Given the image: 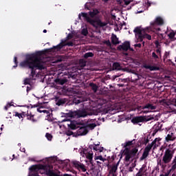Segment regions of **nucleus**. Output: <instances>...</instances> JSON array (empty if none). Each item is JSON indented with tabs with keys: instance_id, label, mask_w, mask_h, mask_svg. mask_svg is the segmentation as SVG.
Listing matches in <instances>:
<instances>
[{
	"instance_id": "1",
	"label": "nucleus",
	"mask_w": 176,
	"mask_h": 176,
	"mask_svg": "<svg viewBox=\"0 0 176 176\" xmlns=\"http://www.w3.org/2000/svg\"><path fill=\"white\" fill-rule=\"evenodd\" d=\"M43 54H45L43 51H38L33 54H27L25 59L20 63L19 65L22 68L31 69L30 78H25L23 85H31V80H34V77L36 75V69L42 71L46 68L45 62L42 60Z\"/></svg>"
},
{
	"instance_id": "2",
	"label": "nucleus",
	"mask_w": 176,
	"mask_h": 176,
	"mask_svg": "<svg viewBox=\"0 0 176 176\" xmlns=\"http://www.w3.org/2000/svg\"><path fill=\"white\" fill-rule=\"evenodd\" d=\"M29 170L30 171H39V170H45V174L47 176H63L61 174V172L60 170H58L57 173L54 172L53 170V166L48 165H32L30 167Z\"/></svg>"
},
{
	"instance_id": "3",
	"label": "nucleus",
	"mask_w": 176,
	"mask_h": 176,
	"mask_svg": "<svg viewBox=\"0 0 176 176\" xmlns=\"http://www.w3.org/2000/svg\"><path fill=\"white\" fill-rule=\"evenodd\" d=\"M82 17L85 20H86L87 23H89L91 24V25H93L94 28H98V27L102 28L105 27L107 25V23L101 21L100 19H93L89 16V14L86 12H82L81 14H78V19L80 20H82Z\"/></svg>"
},
{
	"instance_id": "4",
	"label": "nucleus",
	"mask_w": 176,
	"mask_h": 176,
	"mask_svg": "<svg viewBox=\"0 0 176 176\" xmlns=\"http://www.w3.org/2000/svg\"><path fill=\"white\" fill-rule=\"evenodd\" d=\"M87 115H89V116H91V115H93V113H87V111H86V109H79L74 111H70L68 113H66L65 116L66 118H86Z\"/></svg>"
},
{
	"instance_id": "5",
	"label": "nucleus",
	"mask_w": 176,
	"mask_h": 176,
	"mask_svg": "<svg viewBox=\"0 0 176 176\" xmlns=\"http://www.w3.org/2000/svg\"><path fill=\"white\" fill-rule=\"evenodd\" d=\"M66 41L62 40V41L58 44L56 46H54L52 48L45 50L46 53H54L55 52H60L65 46H74V43L72 41H69L65 43Z\"/></svg>"
},
{
	"instance_id": "6",
	"label": "nucleus",
	"mask_w": 176,
	"mask_h": 176,
	"mask_svg": "<svg viewBox=\"0 0 176 176\" xmlns=\"http://www.w3.org/2000/svg\"><path fill=\"white\" fill-rule=\"evenodd\" d=\"M160 141V138H155L151 144H148L144 148V151L142 153V157L140 158V162H142V160H145L146 157L149 156V152H151L152 148H156V142H159Z\"/></svg>"
},
{
	"instance_id": "7",
	"label": "nucleus",
	"mask_w": 176,
	"mask_h": 176,
	"mask_svg": "<svg viewBox=\"0 0 176 176\" xmlns=\"http://www.w3.org/2000/svg\"><path fill=\"white\" fill-rule=\"evenodd\" d=\"M137 153H138V148L137 147L130 150L129 148H126L122 155L125 156L124 162H129L132 157H135Z\"/></svg>"
},
{
	"instance_id": "8",
	"label": "nucleus",
	"mask_w": 176,
	"mask_h": 176,
	"mask_svg": "<svg viewBox=\"0 0 176 176\" xmlns=\"http://www.w3.org/2000/svg\"><path fill=\"white\" fill-rule=\"evenodd\" d=\"M155 118L152 116H141L133 117L131 120L132 123L133 124H138V123H144V122H149L151 120H153Z\"/></svg>"
},
{
	"instance_id": "9",
	"label": "nucleus",
	"mask_w": 176,
	"mask_h": 176,
	"mask_svg": "<svg viewBox=\"0 0 176 176\" xmlns=\"http://www.w3.org/2000/svg\"><path fill=\"white\" fill-rule=\"evenodd\" d=\"M84 155H85L87 159L89 160L90 164H91V170H95L96 166L94 165V162H93V151L90 149L89 147L88 148H85L83 151Z\"/></svg>"
},
{
	"instance_id": "10",
	"label": "nucleus",
	"mask_w": 176,
	"mask_h": 176,
	"mask_svg": "<svg viewBox=\"0 0 176 176\" xmlns=\"http://www.w3.org/2000/svg\"><path fill=\"white\" fill-rule=\"evenodd\" d=\"M174 156V152L171 151L170 148L166 150L164 155L162 157V162L164 164H168L173 159Z\"/></svg>"
},
{
	"instance_id": "11",
	"label": "nucleus",
	"mask_w": 176,
	"mask_h": 176,
	"mask_svg": "<svg viewBox=\"0 0 176 176\" xmlns=\"http://www.w3.org/2000/svg\"><path fill=\"white\" fill-rule=\"evenodd\" d=\"M163 24H164V21L160 16L157 17L154 22L151 23L152 30H155V31H160V28H157V25H163Z\"/></svg>"
},
{
	"instance_id": "12",
	"label": "nucleus",
	"mask_w": 176,
	"mask_h": 176,
	"mask_svg": "<svg viewBox=\"0 0 176 176\" xmlns=\"http://www.w3.org/2000/svg\"><path fill=\"white\" fill-rule=\"evenodd\" d=\"M133 32H135V38H137L139 42H142V35L144 34V30H141L140 27H136Z\"/></svg>"
},
{
	"instance_id": "13",
	"label": "nucleus",
	"mask_w": 176,
	"mask_h": 176,
	"mask_svg": "<svg viewBox=\"0 0 176 176\" xmlns=\"http://www.w3.org/2000/svg\"><path fill=\"white\" fill-rule=\"evenodd\" d=\"M72 163L75 168H76L79 171H82V173H86V168L85 167V164L78 161H74Z\"/></svg>"
},
{
	"instance_id": "14",
	"label": "nucleus",
	"mask_w": 176,
	"mask_h": 176,
	"mask_svg": "<svg viewBox=\"0 0 176 176\" xmlns=\"http://www.w3.org/2000/svg\"><path fill=\"white\" fill-rule=\"evenodd\" d=\"M89 133V130L87 126H80L76 133V137H79L80 135H86Z\"/></svg>"
},
{
	"instance_id": "15",
	"label": "nucleus",
	"mask_w": 176,
	"mask_h": 176,
	"mask_svg": "<svg viewBox=\"0 0 176 176\" xmlns=\"http://www.w3.org/2000/svg\"><path fill=\"white\" fill-rule=\"evenodd\" d=\"M68 82V78L67 77H59L58 76L55 80L54 82L56 85H60L63 86V85H65Z\"/></svg>"
},
{
	"instance_id": "16",
	"label": "nucleus",
	"mask_w": 176,
	"mask_h": 176,
	"mask_svg": "<svg viewBox=\"0 0 176 176\" xmlns=\"http://www.w3.org/2000/svg\"><path fill=\"white\" fill-rule=\"evenodd\" d=\"M89 148L91 151L93 149L94 151H96V152H102V151H104V147L101 146V145H100V143L97 144H89Z\"/></svg>"
},
{
	"instance_id": "17",
	"label": "nucleus",
	"mask_w": 176,
	"mask_h": 176,
	"mask_svg": "<svg viewBox=\"0 0 176 176\" xmlns=\"http://www.w3.org/2000/svg\"><path fill=\"white\" fill-rule=\"evenodd\" d=\"M130 49V42L125 41L122 45L118 47V50L123 52H127Z\"/></svg>"
},
{
	"instance_id": "18",
	"label": "nucleus",
	"mask_w": 176,
	"mask_h": 176,
	"mask_svg": "<svg viewBox=\"0 0 176 176\" xmlns=\"http://www.w3.org/2000/svg\"><path fill=\"white\" fill-rule=\"evenodd\" d=\"M144 33L142 35V42L144 41V39H148V41H151L152 39V36L151 34H146L148 32V29L143 30Z\"/></svg>"
},
{
	"instance_id": "19",
	"label": "nucleus",
	"mask_w": 176,
	"mask_h": 176,
	"mask_svg": "<svg viewBox=\"0 0 176 176\" xmlns=\"http://www.w3.org/2000/svg\"><path fill=\"white\" fill-rule=\"evenodd\" d=\"M141 109H150L151 111H155L156 109V106H153V104L148 103L144 106L140 107Z\"/></svg>"
},
{
	"instance_id": "20",
	"label": "nucleus",
	"mask_w": 176,
	"mask_h": 176,
	"mask_svg": "<svg viewBox=\"0 0 176 176\" xmlns=\"http://www.w3.org/2000/svg\"><path fill=\"white\" fill-rule=\"evenodd\" d=\"M162 126L163 125L160 122H158L157 124H155L153 126L154 132L153 134L155 135L156 134V133H157V131H162Z\"/></svg>"
},
{
	"instance_id": "21",
	"label": "nucleus",
	"mask_w": 176,
	"mask_h": 176,
	"mask_svg": "<svg viewBox=\"0 0 176 176\" xmlns=\"http://www.w3.org/2000/svg\"><path fill=\"white\" fill-rule=\"evenodd\" d=\"M85 100H83V98L81 97H76L73 99V104H75V105H78V104H81V102H83Z\"/></svg>"
},
{
	"instance_id": "22",
	"label": "nucleus",
	"mask_w": 176,
	"mask_h": 176,
	"mask_svg": "<svg viewBox=\"0 0 176 176\" xmlns=\"http://www.w3.org/2000/svg\"><path fill=\"white\" fill-rule=\"evenodd\" d=\"M111 43H113V45H119V43H120L119 38L116 34L111 36Z\"/></svg>"
},
{
	"instance_id": "23",
	"label": "nucleus",
	"mask_w": 176,
	"mask_h": 176,
	"mask_svg": "<svg viewBox=\"0 0 176 176\" xmlns=\"http://www.w3.org/2000/svg\"><path fill=\"white\" fill-rule=\"evenodd\" d=\"M67 126L71 130H76V129H79L78 124L74 122H71L70 124H67Z\"/></svg>"
},
{
	"instance_id": "24",
	"label": "nucleus",
	"mask_w": 176,
	"mask_h": 176,
	"mask_svg": "<svg viewBox=\"0 0 176 176\" xmlns=\"http://www.w3.org/2000/svg\"><path fill=\"white\" fill-rule=\"evenodd\" d=\"M146 68L150 71H160V67L159 66L148 65L146 66Z\"/></svg>"
},
{
	"instance_id": "25",
	"label": "nucleus",
	"mask_w": 176,
	"mask_h": 176,
	"mask_svg": "<svg viewBox=\"0 0 176 176\" xmlns=\"http://www.w3.org/2000/svg\"><path fill=\"white\" fill-rule=\"evenodd\" d=\"M174 133H171L170 134H168L166 137V142H170V141H174L175 140V137L173 136Z\"/></svg>"
},
{
	"instance_id": "26",
	"label": "nucleus",
	"mask_w": 176,
	"mask_h": 176,
	"mask_svg": "<svg viewBox=\"0 0 176 176\" xmlns=\"http://www.w3.org/2000/svg\"><path fill=\"white\" fill-rule=\"evenodd\" d=\"M113 69L116 71H120V69H122V66H120V63L118 62L113 63Z\"/></svg>"
},
{
	"instance_id": "27",
	"label": "nucleus",
	"mask_w": 176,
	"mask_h": 176,
	"mask_svg": "<svg viewBox=\"0 0 176 176\" xmlns=\"http://www.w3.org/2000/svg\"><path fill=\"white\" fill-rule=\"evenodd\" d=\"M98 13H100V11H98V10L95 9L93 10V11H90L89 12V14L90 16V17H91L93 19V17H95V16H97V14H98Z\"/></svg>"
},
{
	"instance_id": "28",
	"label": "nucleus",
	"mask_w": 176,
	"mask_h": 176,
	"mask_svg": "<svg viewBox=\"0 0 176 176\" xmlns=\"http://www.w3.org/2000/svg\"><path fill=\"white\" fill-rule=\"evenodd\" d=\"M117 170H118V164L113 165V166L111 167L109 173H110V174H112L113 176V175H115V173H116Z\"/></svg>"
},
{
	"instance_id": "29",
	"label": "nucleus",
	"mask_w": 176,
	"mask_h": 176,
	"mask_svg": "<svg viewBox=\"0 0 176 176\" xmlns=\"http://www.w3.org/2000/svg\"><path fill=\"white\" fill-rule=\"evenodd\" d=\"M87 63V61H86L85 59H80L78 65L80 67V68H83L86 67Z\"/></svg>"
},
{
	"instance_id": "30",
	"label": "nucleus",
	"mask_w": 176,
	"mask_h": 176,
	"mask_svg": "<svg viewBox=\"0 0 176 176\" xmlns=\"http://www.w3.org/2000/svg\"><path fill=\"white\" fill-rule=\"evenodd\" d=\"M89 86L90 87H91V89L93 90V91H94V93H96L97 90H98V87L94 82H90Z\"/></svg>"
},
{
	"instance_id": "31",
	"label": "nucleus",
	"mask_w": 176,
	"mask_h": 176,
	"mask_svg": "<svg viewBox=\"0 0 176 176\" xmlns=\"http://www.w3.org/2000/svg\"><path fill=\"white\" fill-rule=\"evenodd\" d=\"M65 102H67V100L60 98L56 102V105H58V107H60L61 105H64Z\"/></svg>"
},
{
	"instance_id": "32",
	"label": "nucleus",
	"mask_w": 176,
	"mask_h": 176,
	"mask_svg": "<svg viewBox=\"0 0 176 176\" xmlns=\"http://www.w3.org/2000/svg\"><path fill=\"white\" fill-rule=\"evenodd\" d=\"M14 116L19 118V119H23L25 118V115H24V112H22L21 113L19 112H15Z\"/></svg>"
},
{
	"instance_id": "33",
	"label": "nucleus",
	"mask_w": 176,
	"mask_h": 176,
	"mask_svg": "<svg viewBox=\"0 0 176 176\" xmlns=\"http://www.w3.org/2000/svg\"><path fill=\"white\" fill-rule=\"evenodd\" d=\"M134 141H135V140H131V141H129L124 143V148H127V146H131V145H134Z\"/></svg>"
},
{
	"instance_id": "34",
	"label": "nucleus",
	"mask_w": 176,
	"mask_h": 176,
	"mask_svg": "<svg viewBox=\"0 0 176 176\" xmlns=\"http://www.w3.org/2000/svg\"><path fill=\"white\" fill-rule=\"evenodd\" d=\"M26 117L28 120H32V122H36V120L34 119V115L32 114H28V113Z\"/></svg>"
},
{
	"instance_id": "35",
	"label": "nucleus",
	"mask_w": 176,
	"mask_h": 176,
	"mask_svg": "<svg viewBox=\"0 0 176 176\" xmlns=\"http://www.w3.org/2000/svg\"><path fill=\"white\" fill-rule=\"evenodd\" d=\"M94 54L93 52H87L84 54V58H89V57H94Z\"/></svg>"
},
{
	"instance_id": "36",
	"label": "nucleus",
	"mask_w": 176,
	"mask_h": 176,
	"mask_svg": "<svg viewBox=\"0 0 176 176\" xmlns=\"http://www.w3.org/2000/svg\"><path fill=\"white\" fill-rule=\"evenodd\" d=\"M151 56L155 61H157V60H159V55L156 54V52H152Z\"/></svg>"
},
{
	"instance_id": "37",
	"label": "nucleus",
	"mask_w": 176,
	"mask_h": 176,
	"mask_svg": "<svg viewBox=\"0 0 176 176\" xmlns=\"http://www.w3.org/2000/svg\"><path fill=\"white\" fill-rule=\"evenodd\" d=\"M82 35H84V36H87V34H89V30H87V28H83L81 30Z\"/></svg>"
},
{
	"instance_id": "38",
	"label": "nucleus",
	"mask_w": 176,
	"mask_h": 176,
	"mask_svg": "<svg viewBox=\"0 0 176 176\" xmlns=\"http://www.w3.org/2000/svg\"><path fill=\"white\" fill-rule=\"evenodd\" d=\"M153 32H155L157 35V36H159V38H160L161 39H164V34L162 33H159V31H156V30H153Z\"/></svg>"
},
{
	"instance_id": "39",
	"label": "nucleus",
	"mask_w": 176,
	"mask_h": 176,
	"mask_svg": "<svg viewBox=\"0 0 176 176\" xmlns=\"http://www.w3.org/2000/svg\"><path fill=\"white\" fill-rule=\"evenodd\" d=\"M176 35V32H175L174 31L170 32L168 36H169V39H174V36Z\"/></svg>"
},
{
	"instance_id": "40",
	"label": "nucleus",
	"mask_w": 176,
	"mask_h": 176,
	"mask_svg": "<svg viewBox=\"0 0 176 176\" xmlns=\"http://www.w3.org/2000/svg\"><path fill=\"white\" fill-rule=\"evenodd\" d=\"M147 86L148 89H153V87H155V83H153V82L152 81H148L147 82Z\"/></svg>"
},
{
	"instance_id": "41",
	"label": "nucleus",
	"mask_w": 176,
	"mask_h": 176,
	"mask_svg": "<svg viewBox=\"0 0 176 176\" xmlns=\"http://www.w3.org/2000/svg\"><path fill=\"white\" fill-rule=\"evenodd\" d=\"M95 160H101V162L107 161V159L103 158L102 155H98L95 157Z\"/></svg>"
},
{
	"instance_id": "42",
	"label": "nucleus",
	"mask_w": 176,
	"mask_h": 176,
	"mask_svg": "<svg viewBox=\"0 0 176 176\" xmlns=\"http://www.w3.org/2000/svg\"><path fill=\"white\" fill-rule=\"evenodd\" d=\"M66 134L68 136L73 135V137H76V133H74L73 131L69 130L66 132Z\"/></svg>"
},
{
	"instance_id": "43",
	"label": "nucleus",
	"mask_w": 176,
	"mask_h": 176,
	"mask_svg": "<svg viewBox=\"0 0 176 176\" xmlns=\"http://www.w3.org/2000/svg\"><path fill=\"white\" fill-rule=\"evenodd\" d=\"M170 56V52H165L164 56H163V60L164 61H166V58H168V56Z\"/></svg>"
},
{
	"instance_id": "44",
	"label": "nucleus",
	"mask_w": 176,
	"mask_h": 176,
	"mask_svg": "<svg viewBox=\"0 0 176 176\" xmlns=\"http://www.w3.org/2000/svg\"><path fill=\"white\" fill-rule=\"evenodd\" d=\"M45 137L47 138V140H48V141H52V139L53 138V136L52 135V134L47 133L45 134Z\"/></svg>"
},
{
	"instance_id": "45",
	"label": "nucleus",
	"mask_w": 176,
	"mask_h": 176,
	"mask_svg": "<svg viewBox=\"0 0 176 176\" xmlns=\"http://www.w3.org/2000/svg\"><path fill=\"white\" fill-rule=\"evenodd\" d=\"M96 126L97 124H96V123H91L88 124V127H89V129H91V130H93V129L96 128Z\"/></svg>"
},
{
	"instance_id": "46",
	"label": "nucleus",
	"mask_w": 176,
	"mask_h": 176,
	"mask_svg": "<svg viewBox=\"0 0 176 176\" xmlns=\"http://www.w3.org/2000/svg\"><path fill=\"white\" fill-rule=\"evenodd\" d=\"M91 5L90 3H86L85 5V9H87V10H90Z\"/></svg>"
},
{
	"instance_id": "47",
	"label": "nucleus",
	"mask_w": 176,
	"mask_h": 176,
	"mask_svg": "<svg viewBox=\"0 0 176 176\" xmlns=\"http://www.w3.org/2000/svg\"><path fill=\"white\" fill-rule=\"evenodd\" d=\"M14 63L15 64V65L14 66V68H16L17 64L19 63V62L17 61V57L16 56H14Z\"/></svg>"
},
{
	"instance_id": "48",
	"label": "nucleus",
	"mask_w": 176,
	"mask_h": 176,
	"mask_svg": "<svg viewBox=\"0 0 176 176\" xmlns=\"http://www.w3.org/2000/svg\"><path fill=\"white\" fill-rule=\"evenodd\" d=\"M12 103H8L6 106L4 107V109L5 111H8V109H9V108H10L12 107Z\"/></svg>"
},
{
	"instance_id": "49",
	"label": "nucleus",
	"mask_w": 176,
	"mask_h": 176,
	"mask_svg": "<svg viewBox=\"0 0 176 176\" xmlns=\"http://www.w3.org/2000/svg\"><path fill=\"white\" fill-rule=\"evenodd\" d=\"M74 38V35L71 33H69L67 36V39L69 41V39H72Z\"/></svg>"
},
{
	"instance_id": "50",
	"label": "nucleus",
	"mask_w": 176,
	"mask_h": 176,
	"mask_svg": "<svg viewBox=\"0 0 176 176\" xmlns=\"http://www.w3.org/2000/svg\"><path fill=\"white\" fill-rule=\"evenodd\" d=\"M37 112H39V113H42V112H43V113H46L47 111L46 110H41V108H38L37 109Z\"/></svg>"
},
{
	"instance_id": "51",
	"label": "nucleus",
	"mask_w": 176,
	"mask_h": 176,
	"mask_svg": "<svg viewBox=\"0 0 176 176\" xmlns=\"http://www.w3.org/2000/svg\"><path fill=\"white\" fill-rule=\"evenodd\" d=\"M148 142H149V139H148V138L144 139V141H143L144 145H146V144H148Z\"/></svg>"
},
{
	"instance_id": "52",
	"label": "nucleus",
	"mask_w": 176,
	"mask_h": 176,
	"mask_svg": "<svg viewBox=\"0 0 176 176\" xmlns=\"http://www.w3.org/2000/svg\"><path fill=\"white\" fill-rule=\"evenodd\" d=\"M155 52L157 53V54H160L162 53V50L160 48H158L155 50Z\"/></svg>"
},
{
	"instance_id": "53",
	"label": "nucleus",
	"mask_w": 176,
	"mask_h": 176,
	"mask_svg": "<svg viewBox=\"0 0 176 176\" xmlns=\"http://www.w3.org/2000/svg\"><path fill=\"white\" fill-rule=\"evenodd\" d=\"M158 166H162V167H166L163 164H162V160H160V162H157Z\"/></svg>"
},
{
	"instance_id": "54",
	"label": "nucleus",
	"mask_w": 176,
	"mask_h": 176,
	"mask_svg": "<svg viewBox=\"0 0 176 176\" xmlns=\"http://www.w3.org/2000/svg\"><path fill=\"white\" fill-rule=\"evenodd\" d=\"M32 90V87L30 85V87H27L26 91L28 93L29 91H31Z\"/></svg>"
},
{
	"instance_id": "55",
	"label": "nucleus",
	"mask_w": 176,
	"mask_h": 176,
	"mask_svg": "<svg viewBox=\"0 0 176 176\" xmlns=\"http://www.w3.org/2000/svg\"><path fill=\"white\" fill-rule=\"evenodd\" d=\"M104 43L107 46H111V41L109 40L104 41Z\"/></svg>"
},
{
	"instance_id": "56",
	"label": "nucleus",
	"mask_w": 176,
	"mask_h": 176,
	"mask_svg": "<svg viewBox=\"0 0 176 176\" xmlns=\"http://www.w3.org/2000/svg\"><path fill=\"white\" fill-rule=\"evenodd\" d=\"M124 5H126V6L130 5V1L129 0H125L124 1Z\"/></svg>"
},
{
	"instance_id": "57",
	"label": "nucleus",
	"mask_w": 176,
	"mask_h": 176,
	"mask_svg": "<svg viewBox=\"0 0 176 176\" xmlns=\"http://www.w3.org/2000/svg\"><path fill=\"white\" fill-rule=\"evenodd\" d=\"M161 104H167V101L166 100V99H162L160 101Z\"/></svg>"
},
{
	"instance_id": "58",
	"label": "nucleus",
	"mask_w": 176,
	"mask_h": 176,
	"mask_svg": "<svg viewBox=\"0 0 176 176\" xmlns=\"http://www.w3.org/2000/svg\"><path fill=\"white\" fill-rule=\"evenodd\" d=\"M155 45L157 49H159L160 43L157 41H155Z\"/></svg>"
},
{
	"instance_id": "59",
	"label": "nucleus",
	"mask_w": 176,
	"mask_h": 176,
	"mask_svg": "<svg viewBox=\"0 0 176 176\" xmlns=\"http://www.w3.org/2000/svg\"><path fill=\"white\" fill-rule=\"evenodd\" d=\"M142 113H149V112H151V111L149 110H144V111H142Z\"/></svg>"
},
{
	"instance_id": "60",
	"label": "nucleus",
	"mask_w": 176,
	"mask_h": 176,
	"mask_svg": "<svg viewBox=\"0 0 176 176\" xmlns=\"http://www.w3.org/2000/svg\"><path fill=\"white\" fill-rule=\"evenodd\" d=\"M134 46L135 47H141L142 45L141 43H138V44H135Z\"/></svg>"
},
{
	"instance_id": "61",
	"label": "nucleus",
	"mask_w": 176,
	"mask_h": 176,
	"mask_svg": "<svg viewBox=\"0 0 176 176\" xmlns=\"http://www.w3.org/2000/svg\"><path fill=\"white\" fill-rule=\"evenodd\" d=\"M21 152H23L24 153H25V148H20Z\"/></svg>"
},
{
	"instance_id": "62",
	"label": "nucleus",
	"mask_w": 176,
	"mask_h": 176,
	"mask_svg": "<svg viewBox=\"0 0 176 176\" xmlns=\"http://www.w3.org/2000/svg\"><path fill=\"white\" fill-rule=\"evenodd\" d=\"M159 58H162V52L160 54H158Z\"/></svg>"
},
{
	"instance_id": "63",
	"label": "nucleus",
	"mask_w": 176,
	"mask_h": 176,
	"mask_svg": "<svg viewBox=\"0 0 176 176\" xmlns=\"http://www.w3.org/2000/svg\"><path fill=\"white\" fill-rule=\"evenodd\" d=\"M63 176H72V175L66 173V174H64Z\"/></svg>"
},
{
	"instance_id": "64",
	"label": "nucleus",
	"mask_w": 176,
	"mask_h": 176,
	"mask_svg": "<svg viewBox=\"0 0 176 176\" xmlns=\"http://www.w3.org/2000/svg\"><path fill=\"white\" fill-rule=\"evenodd\" d=\"M172 176H176L175 173H173V174L172 175Z\"/></svg>"
}]
</instances>
